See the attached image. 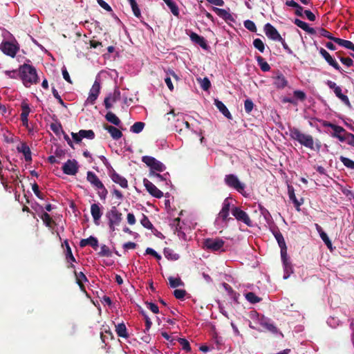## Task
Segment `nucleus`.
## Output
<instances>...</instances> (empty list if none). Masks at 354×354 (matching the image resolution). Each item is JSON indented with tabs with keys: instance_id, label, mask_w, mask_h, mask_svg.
Masks as SVG:
<instances>
[{
	"instance_id": "obj_1",
	"label": "nucleus",
	"mask_w": 354,
	"mask_h": 354,
	"mask_svg": "<svg viewBox=\"0 0 354 354\" xmlns=\"http://www.w3.org/2000/svg\"><path fill=\"white\" fill-rule=\"evenodd\" d=\"M19 76L24 85L28 88L39 82L36 68L30 64H24L19 68Z\"/></svg>"
},
{
	"instance_id": "obj_2",
	"label": "nucleus",
	"mask_w": 354,
	"mask_h": 354,
	"mask_svg": "<svg viewBox=\"0 0 354 354\" xmlns=\"http://www.w3.org/2000/svg\"><path fill=\"white\" fill-rule=\"evenodd\" d=\"M289 131L290 136L292 140L308 149H314V140L311 135L305 134L296 127L290 128Z\"/></svg>"
},
{
	"instance_id": "obj_3",
	"label": "nucleus",
	"mask_w": 354,
	"mask_h": 354,
	"mask_svg": "<svg viewBox=\"0 0 354 354\" xmlns=\"http://www.w3.org/2000/svg\"><path fill=\"white\" fill-rule=\"evenodd\" d=\"M106 217L108 219L109 227L112 232L115 230V227L120 225L122 221V213L115 206L111 207L106 213Z\"/></svg>"
},
{
	"instance_id": "obj_4",
	"label": "nucleus",
	"mask_w": 354,
	"mask_h": 354,
	"mask_svg": "<svg viewBox=\"0 0 354 354\" xmlns=\"http://www.w3.org/2000/svg\"><path fill=\"white\" fill-rule=\"evenodd\" d=\"M225 241L220 238H207L203 241L204 248L212 252H224Z\"/></svg>"
},
{
	"instance_id": "obj_5",
	"label": "nucleus",
	"mask_w": 354,
	"mask_h": 354,
	"mask_svg": "<svg viewBox=\"0 0 354 354\" xmlns=\"http://www.w3.org/2000/svg\"><path fill=\"white\" fill-rule=\"evenodd\" d=\"M224 182L227 186L243 194L245 189V184L240 182L238 177L234 174H227L225 176Z\"/></svg>"
},
{
	"instance_id": "obj_6",
	"label": "nucleus",
	"mask_w": 354,
	"mask_h": 354,
	"mask_svg": "<svg viewBox=\"0 0 354 354\" xmlns=\"http://www.w3.org/2000/svg\"><path fill=\"white\" fill-rule=\"evenodd\" d=\"M142 161L150 168V171L162 172L166 169V167L161 162L152 156H142Z\"/></svg>"
},
{
	"instance_id": "obj_7",
	"label": "nucleus",
	"mask_w": 354,
	"mask_h": 354,
	"mask_svg": "<svg viewBox=\"0 0 354 354\" xmlns=\"http://www.w3.org/2000/svg\"><path fill=\"white\" fill-rule=\"evenodd\" d=\"M232 215L238 221H241L248 227L252 226V222L248 214L239 207H233L231 209Z\"/></svg>"
},
{
	"instance_id": "obj_8",
	"label": "nucleus",
	"mask_w": 354,
	"mask_h": 354,
	"mask_svg": "<svg viewBox=\"0 0 354 354\" xmlns=\"http://www.w3.org/2000/svg\"><path fill=\"white\" fill-rule=\"evenodd\" d=\"M326 84L328 85V86L330 88L333 90L335 95L339 100H341L342 102H344L348 107L351 106V102L349 101V99H348V96L346 95H344L342 93V88H341L340 86H337L335 82H333L331 80H328L326 82Z\"/></svg>"
},
{
	"instance_id": "obj_9",
	"label": "nucleus",
	"mask_w": 354,
	"mask_h": 354,
	"mask_svg": "<svg viewBox=\"0 0 354 354\" xmlns=\"http://www.w3.org/2000/svg\"><path fill=\"white\" fill-rule=\"evenodd\" d=\"M78 165L75 160H68L62 166V171L65 174L73 176L78 171Z\"/></svg>"
},
{
	"instance_id": "obj_10",
	"label": "nucleus",
	"mask_w": 354,
	"mask_h": 354,
	"mask_svg": "<svg viewBox=\"0 0 354 354\" xmlns=\"http://www.w3.org/2000/svg\"><path fill=\"white\" fill-rule=\"evenodd\" d=\"M264 32L266 35L273 41H281L282 37L279 33L277 30L270 23L266 24L264 26Z\"/></svg>"
},
{
	"instance_id": "obj_11",
	"label": "nucleus",
	"mask_w": 354,
	"mask_h": 354,
	"mask_svg": "<svg viewBox=\"0 0 354 354\" xmlns=\"http://www.w3.org/2000/svg\"><path fill=\"white\" fill-rule=\"evenodd\" d=\"M0 48L4 54L11 57H15L19 50L18 46L10 41L2 42Z\"/></svg>"
},
{
	"instance_id": "obj_12",
	"label": "nucleus",
	"mask_w": 354,
	"mask_h": 354,
	"mask_svg": "<svg viewBox=\"0 0 354 354\" xmlns=\"http://www.w3.org/2000/svg\"><path fill=\"white\" fill-rule=\"evenodd\" d=\"M143 184L147 192L153 197L160 198L163 196V193L158 189L153 183L147 178H144Z\"/></svg>"
},
{
	"instance_id": "obj_13",
	"label": "nucleus",
	"mask_w": 354,
	"mask_h": 354,
	"mask_svg": "<svg viewBox=\"0 0 354 354\" xmlns=\"http://www.w3.org/2000/svg\"><path fill=\"white\" fill-rule=\"evenodd\" d=\"M100 91V83L97 79H96L90 90L89 95L87 98V102L91 104H93L97 100Z\"/></svg>"
},
{
	"instance_id": "obj_14",
	"label": "nucleus",
	"mask_w": 354,
	"mask_h": 354,
	"mask_svg": "<svg viewBox=\"0 0 354 354\" xmlns=\"http://www.w3.org/2000/svg\"><path fill=\"white\" fill-rule=\"evenodd\" d=\"M272 78L273 84L277 89H283L288 86V80L280 71H277Z\"/></svg>"
},
{
	"instance_id": "obj_15",
	"label": "nucleus",
	"mask_w": 354,
	"mask_h": 354,
	"mask_svg": "<svg viewBox=\"0 0 354 354\" xmlns=\"http://www.w3.org/2000/svg\"><path fill=\"white\" fill-rule=\"evenodd\" d=\"M319 53L324 58L326 62L335 69L342 73V68L339 64L332 57L329 53L323 48L319 50Z\"/></svg>"
},
{
	"instance_id": "obj_16",
	"label": "nucleus",
	"mask_w": 354,
	"mask_h": 354,
	"mask_svg": "<svg viewBox=\"0 0 354 354\" xmlns=\"http://www.w3.org/2000/svg\"><path fill=\"white\" fill-rule=\"evenodd\" d=\"M230 211V203L229 198H225L223 203L222 208L218 214V216L225 223L230 220H232V218L229 217V212Z\"/></svg>"
},
{
	"instance_id": "obj_17",
	"label": "nucleus",
	"mask_w": 354,
	"mask_h": 354,
	"mask_svg": "<svg viewBox=\"0 0 354 354\" xmlns=\"http://www.w3.org/2000/svg\"><path fill=\"white\" fill-rule=\"evenodd\" d=\"M109 176L115 183L118 184L121 187H128L127 180L124 177L118 174L114 169H112V170L110 171Z\"/></svg>"
},
{
	"instance_id": "obj_18",
	"label": "nucleus",
	"mask_w": 354,
	"mask_h": 354,
	"mask_svg": "<svg viewBox=\"0 0 354 354\" xmlns=\"http://www.w3.org/2000/svg\"><path fill=\"white\" fill-rule=\"evenodd\" d=\"M325 126L330 127L333 130L332 136L338 138L340 142H342V139L344 138L345 133H347L343 127L330 122L326 123Z\"/></svg>"
},
{
	"instance_id": "obj_19",
	"label": "nucleus",
	"mask_w": 354,
	"mask_h": 354,
	"mask_svg": "<svg viewBox=\"0 0 354 354\" xmlns=\"http://www.w3.org/2000/svg\"><path fill=\"white\" fill-rule=\"evenodd\" d=\"M86 180L95 188H102L103 187L102 182L100 180L98 176L93 171H88L86 173Z\"/></svg>"
},
{
	"instance_id": "obj_20",
	"label": "nucleus",
	"mask_w": 354,
	"mask_h": 354,
	"mask_svg": "<svg viewBox=\"0 0 354 354\" xmlns=\"http://www.w3.org/2000/svg\"><path fill=\"white\" fill-rule=\"evenodd\" d=\"M62 245H65L66 247V252H65V256H66V260L68 263L70 264L68 266V268H74L75 266L72 263V262H75V258L74 257L71 248L68 244V240H65L64 241V243Z\"/></svg>"
},
{
	"instance_id": "obj_21",
	"label": "nucleus",
	"mask_w": 354,
	"mask_h": 354,
	"mask_svg": "<svg viewBox=\"0 0 354 354\" xmlns=\"http://www.w3.org/2000/svg\"><path fill=\"white\" fill-rule=\"evenodd\" d=\"M190 39L195 44L199 45L202 48L206 50L208 48L206 40L202 36L198 35L197 33L192 32L189 35Z\"/></svg>"
},
{
	"instance_id": "obj_22",
	"label": "nucleus",
	"mask_w": 354,
	"mask_h": 354,
	"mask_svg": "<svg viewBox=\"0 0 354 354\" xmlns=\"http://www.w3.org/2000/svg\"><path fill=\"white\" fill-rule=\"evenodd\" d=\"M91 214L93 216L95 224L98 225L100 224L99 221L102 215V212L98 204L93 203L91 205Z\"/></svg>"
},
{
	"instance_id": "obj_23",
	"label": "nucleus",
	"mask_w": 354,
	"mask_h": 354,
	"mask_svg": "<svg viewBox=\"0 0 354 354\" xmlns=\"http://www.w3.org/2000/svg\"><path fill=\"white\" fill-rule=\"evenodd\" d=\"M104 129L106 130L112 137L113 140H119L122 136V131L116 128L115 127L108 125L106 124H104L103 126Z\"/></svg>"
},
{
	"instance_id": "obj_24",
	"label": "nucleus",
	"mask_w": 354,
	"mask_h": 354,
	"mask_svg": "<svg viewBox=\"0 0 354 354\" xmlns=\"http://www.w3.org/2000/svg\"><path fill=\"white\" fill-rule=\"evenodd\" d=\"M91 245L94 250H97L98 248V241L97 238L91 236L88 239H82L80 242V246L84 248L86 245Z\"/></svg>"
},
{
	"instance_id": "obj_25",
	"label": "nucleus",
	"mask_w": 354,
	"mask_h": 354,
	"mask_svg": "<svg viewBox=\"0 0 354 354\" xmlns=\"http://www.w3.org/2000/svg\"><path fill=\"white\" fill-rule=\"evenodd\" d=\"M213 11L220 17L223 19L225 21H233L234 19L232 15L225 9L218 8L216 7L212 8Z\"/></svg>"
},
{
	"instance_id": "obj_26",
	"label": "nucleus",
	"mask_w": 354,
	"mask_h": 354,
	"mask_svg": "<svg viewBox=\"0 0 354 354\" xmlns=\"http://www.w3.org/2000/svg\"><path fill=\"white\" fill-rule=\"evenodd\" d=\"M17 151L24 154V159L26 162H30L32 160L31 151L26 143L24 142L21 143L20 146H18Z\"/></svg>"
},
{
	"instance_id": "obj_27",
	"label": "nucleus",
	"mask_w": 354,
	"mask_h": 354,
	"mask_svg": "<svg viewBox=\"0 0 354 354\" xmlns=\"http://www.w3.org/2000/svg\"><path fill=\"white\" fill-rule=\"evenodd\" d=\"M214 104L224 116H225L227 119H232V115L230 112L221 101L218 100V99H215Z\"/></svg>"
},
{
	"instance_id": "obj_28",
	"label": "nucleus",
	"mask_w": 354,
	"mask_h": 354,
	"mask_svg": "<svg viewBox=\"0 0 354 354\" xmlns=\"http://www.w3.org/2000/svg\"><path fill=\"white\" fill-rule=\"evenodd\" d=\"M294 24L310 35H315L316 33V30L313 28L309 27L306 22L303 21L299 19H295L294 20Z\"/></svg>"
},
{
	"instance_id": "obj_29",
	"label": "nucleus",
	"mask_w": 354,
	"mask_h": 354,
	"mask_svg": "<svg viewBox=\"0 0 354 354\" xmlns=\"http://www.w3.org/2000/svg\"><path fill=\"white\" fill-rule=\"evenodd\" d=\"M288 195L290 199L294 203V205L297 209V212H300V206L303 203V198L301 199V201H299L297 198H296V196L295 194L294 189L292 187H288Z\"/></svg>"
},
{
	"instance_id": "obj_30",
	"label": "nucleus",
	"mask_w": 354,
	"mask_h": 354,
	"mask_svg": "<svg viewBox=\"0 0 354 354\" xmlns=\"http://www.w3.org/2000/svg\"><path fill=\"white\" fill-rule=\"evenodd\" d=\"M286 5L290 7L295 8V14L298 17H303V7L298 4L296 1L293 0L286 1Z\"/></svg>"
},
{
	"instance_id": "obj_31",
	"label": "nucleus",
	"mask_w": 354,
	"mask_h": 354,
	"mask_svg": "<svg viewBox=\"0 0 354 354\" xmlns=\"http://www.w3.org/2000/svg\"><path fill=\"white\" fill-rule=\"evenodd\" d=\"M338 45L343 46L346 48L350 49L354 51V44L348 40H345L341 38L335 37L334 41Z\"/></svg>"
},
{
	"instance_id": "obj_32",
	"label": "nucleus",
	"mask_w": 354,
	"mask_h": 354,
	"mask_svg": "<svg viewBox=\"0 0 354 354\" xmlns=\"http://www.w3.org/2000/svg\"><path fill=\"white\" fill-rule=\"evenodd\" d=\"M115 332L120 337L127 338L129 337L127 327L124 323H120L115 326Z\"/></svg>"
},
{
	"instance_id": "obj_33",
	"label": "nucleus",
	"mask_w": 354,
	"mask_h": 354,
	"mask_svg": "<svg viewBox=\"0 0 354 354\" xmlns=\"http://www.w3.org/2000/svg\"><path fill=\"white\" fill-rule=\"evenodd\" d=\"M105 118L108 122L117 127H120V125L121 124V120L119 119L118 116L115 115V114H114L111 111H109L105 115Z\"/></svg>"
},
{
	"instance_id": "obj_34",
	"label": "nucleus",
	"mask_w": 354,
	"mask_h": 354,
	"mask_svg": "<svg viewBox=\"0 0 354 354\" xmlns=\"http://www.w3.org/2000/svg\"><path fill=\"white\" fill-rule=\"evenodd\" d=\"M166 5L169 7L170 9L171 13L176 16H179V9L177 4L173 1V0H162Z\"/></svg>"
},
{
	"instance_id": "obj_35",
	"label": "nucleus",
	"mask_w": 354,
	"mask_h": 354,
	"mask_svg": "<svg viewBox=\"0 0 354 354\" xmlns=\"http://www.w3.org/2000/svg\"><path fill=\"white\" fill-rule=\"evenodd\" d=\"M257 61L262 71L267 72L270 70V65L267 63V62L265 61V59L261 56H257Z\"/></svg>"
},
{
	"instance_id": "obj_36",
	"label": "nucleus",
	"mask_w": 354,
	"mask_h": 354,
	"mask_svg": "<svg viewBox=\"0 0 354 354\" xmlns=\"http://www.w3.org/2000/svg\"><path fill=\"white\" fill-rule=\"evenodd\" d=\"M74 274L75 275L76 282L79 285L80 288L83 290L84 286L82 284L83 281H87L88 279L85 274L82 272H77L74 271Z\"/></svg>"
},
{
	"instance_id": "obj_37",
	"label": "nucleus",
	"mask_w": 354,
	"mask_h": 354,
	"mask_svg": "<svg viewBox=\"0 0 354 354\" xmlns=\"http://www.w3.org/2000/svg\"><path fill=\"white\" fill-rule=\"evenodd\" d=\"M169 285L171 288H177L178 286H184V283L182 281L180 278H174L173 277H169L168 278Z\"/></svg>"
},
{
	"instance_id": "obj_38",
	"label": "nucleus",
	"mask_w": 354,
	"mask_h": 354,
	"mask_svg": "<svg viewBox=\"0 0 354 354\" xmlns=\"http://www.w3.org/2000/svg\"><path fill=\"white\" fill-rule=\"evenodd\" d=\"M145 125V123L142 122H136L131 127L130 130L133 133H139L143 130Z\"/></svg>"
},
{
	"instance_id": "obj_39",
	"label": "nucleus",
	"mask_w": 354,
	"mask_h": 354,
	"mask_svg": "<svg viewBox=\"0 0 354 354\" xmlns=\"http://www.w3.org/2000/svg\"><path fill=\"white\" fill-rule=\"evenodd\" d=\"M245 299L251 304H257L261 300V298L257 296L254 292H249L245 294Z\"/></svg>"
},
{
	"instance_id": "obj_40",
	"label": "nucleus",
	"mask_w": 354,
	"mask_h": 354,
	"mask_svg": "<svg viewBox=\"0 0 354 354\" xmlns=\"http://www.w3.org/2000/svg\"><path fill=\"white\" fill-rule=\"evenodd\" d=\"M81 138H88L93 140L95 138V133L93 130L82 129L79 131Z\"/></svg>"
},
{
	"instance_id": "obj_41",
	"label": "nucleus",
	"mask_w": 354,
	"mask_h": 354,
	"mask_svg": "<svg viewBox=\"0 0 354 354\" xmlns=\"http://www.w3.org/2000/svg\"><path fill=\"white\" fill-rule=\"evenodd\" d=\"M41 218L42 219L45 225L48 227H51L53 224L55 223V221L47 212H44L41 215Z\"/></svg>"
},
{
	"instance_id": "obj_42",
	"label": "nucleus",
	"mask_w": 354,
	"mask_h": 354,
	"mask_svg": "<svg viewBox=\"0 0 354 354\" xmlns=\"http://www.w3.org/2000/svg\"><path fill=\"white\" fill-rule=\"evenodd\" d=\"M50 128L57 136H59L60 133H64V130L60 122L51 123Z\"/></svg>"
},
{
	"instance_id": "obj_43",
	"label": "nucleus",
	"mask_w": 354,
	"mask_h": 354,
	"mask_svg": "<svg viewBox=\"0 0 354 354\" xmlns=\"http://www.w3.org/2000/svg\"><path fill=\"white\" fill-rule=\"evenodd\" d=\"M164 254L167 259L170 260H177L179 258V255L174 253L173 250L169 248L164 249Z\"/></svg>"
},
{
	"instance_id": "obj_44",
	"label": "nucleus",
	"mask_w": 354,
	"mask_h": 354,
	"mask_svg": "<svg viewBox=\"0 0 354 354\" xmlns=\"http://www.w3.org/2000/svg\"><path fill=\"white\" fill-rule=\"evenodd\" d=\"M197 80L200 82L201 87L205 91H208L211 87V82L207 77L203 79L199 78Z\"/></svg>"
},
{
	"instance_id": "obj_45",
	"label": "nucleus",
	"mask_w": 354,
	"mask_h": 354,
	"mask_svg": "<svg viewBox=\"0 0 354 354\" xmlns=\"http://www.w3.org/2000/svg\"><path fill=\"white\" fill-rule=\"evenodd\" d=\"M273 234H274V236L276 240L277 241V243L280 248H282V247H284L286 245L284 238H283L282 234L279 231H275L273 232Z\"/></svg>"
},
{
	"instance_id": "obj_46",
	"label": "nucleus",
	"mask_w": 354,
	"mask_h": 354,
	"mask_svg": "<svg viewBox=\"0 0 354 354\" xmlns=\"http://www.w3.org/2000/svg\"><path fill=\"white\" fill-rule=\"evenodd\" d=\"M129 2L132 11L134 14V15L137 17H140L141 16L140 10L138 8V6L137 4V2L136 0H128Z\"/></svg>"
},
{
	"instance_id": "obj_47",
	"label": "nucleus",
	"mask_w": 354,
	"mask_h": 354,
	"mask_svg": "<svg viewBox=\"0 0 354 354\" xmlns=\"http://www.w3.org/2000/svg\"><path fill=\"white\" fill-rule=\"evenodd\" d=\"M342 142H346V143L352 147H354V134L351 133H345Z\"/></svg>"
},
{
	"instance_id": "obj_48",
	"label": "nucleus",
	"mask_w": 354,
	"mask_h": 354,
	"mask_svg": "<svg viewBox=\"0 0 354 354\" xmlns=\"http://www.w3.org/2000/svg\"><path fill=\"white\" fill-rule=\"evenodd\" d=\"M340 161L343 163V165L347 168L354 169V161L349 159L348 158H346L344 156H341L339 157Z\"/></svg>"
},
{
	"instance_id": "obj_49",
	"label": "nucleus",
	"mask_w": 354,
	"mask_h": 354,
	"mask_svg": "<svg viewBox=\"0 0 354 354\" xmlns=\"http://www.w3.org/2000/svg\"><path fill=\"white\" fill-rule=\"evenodd\" d=\"M140 313L144 317V319H145V333H146L147 331H148L151 325H152V322L150 319V318L149 317V316L147 315V313L143 310H141L140 311Z\"/></svg>"
},
{
	"instance_id": "obj_50",
	"label": "nucleus",
	"mask_w": 354,
	"mask_h": 354,
	"mask_svg": "<svg viewBox=\"0 0 354 354\" xmlns=\"http://www.w3.org/2000/svg\"><path fill=\"white\" fill-rule=\"evenodd\" d=\"M140 223L144 227L147 229L152 230L153 228V225H152L148 217L145 214H142V218L140 220Z\"/></svg>"
},
{
	"instance_id": "obj_51",
	"label": "nucleus",
	"mask_w": 354,
	"mask_h": 354,
	"mask_svg": "<svg viewBox=\"0 0 354 354\" xmlns=\"http://www.w3.org/2000/svg\"><path fill=\"white\" fill-rule=\"evenodd\" d=\"M317 32H318V34L320 35V36H322V37H326L328 39H329L330 40H332V41H334L335 39V37H333L332 35V34L328 31L327 30H326L325 28H320L317 30Z\"/></svg>"
},
{
	"instance_id": "obj_52",
	"label": "nucleus",
	"mask_w": 354,
	"mask_h": 354,
	"mask_svg": "<svg viewBox=\"0 0 354 354\" xmlns=\"http://www.w3.org/2000/svg\"><path fill=\"white\" fill-rule=\"evenodd\" d=\"M261 325L262 327H263L264 328L267 329L268 330H269L273 333H276L277 332V327L271 323L262 321V322H261Z\"/></svg>"
},
{
	"instance_id": "obj_53",
	"label": "nucleus",
	"mask_w": 354,
	"mask_h": 354,
	"mask_svg": "<svg viewBox=\"0 0 354 354\" xmlns=\"http://www.w3.org/2000/svg\"><path fill=\"white\" fill-rule=\"evenodd\" d=\"M253 45L254 46L258 49L261 53H263L265 50V46L263 42V41L257 38L253 41Z\"/></svg>"
},
{
	"instance_id": "obj_54",
	"label": "nucleus",
	"mask_w": 354,
	"mask_h": 354,
	"mask_svg": "<svg viewBox=\"0 0 354 354\" xmlns=\"http://www.w3.org/2000/svg\"><path fill=\"white\" fill-rule=\"evenodd\" d=\"M178 342L180 343V344L182 346V348L184 351H185L187 352H189L191 351V346H190L189 342L186 339L179 338Z\"/></svg>"
},
{
	"instance_id": "obj_55",
	"label": "nucleus",
	"mask_w": 354,
	"mask_h": 354,
	"mask_svg": "<svg viewBox=\"0 0 354 354\" xmlns=\"http://www.w3.org/2000/svg\"><path fill=\"white\" fill-rule=\"evenodd\" d=\"M254 106V104L253 102L252 101V100L247 99L245 100L244 109L247 113H250L252 111Z\"/></svg>"
},
{
	"instance_id": "obj_56",
	"label": "nucleus",
	"mask_w": 354,
	"mask_h": 354,
	"mask_svg": "<svg viewBox=\"0 0 354 354\" xmlns=\"http://www.w3.org/2000/svg\"><path fill=\"white\" fill-rule=\"evenodd\" d=\"M320 237L322 238L324 243L326 245V246L330 250H332V243L330 239L328 238V235L324 231H322V232H320Z\"/></svg>"
},
{
	"instance_id": "obj_57",
	"label": "nucleus",
	"mask_w": 354,
	"mask_h": 354,
	"mask_svg": "<svg viewBox=\"0 0 354 354\" xmlns=\"http://www.w3.org/2000/svg\"><path fill=\"white\" fill-rule=\"evenodd\" d=\"M284 266V271L285 274L283 276V279H286L290 276V273L292 272V269L291 264L289 261H286V263H283Z\"/></svg>"
},
{
	"instance_id": "obj_58",
	"label": "nucleus",
	"mask_w": 354,
	"mask_h": 354,
	"mask_svg": "<svg viewBox=\"0 0 354 354\" xmlns=\"http://www.w3.org/2000/svg\"><path fill=\"white\" fill-rule=\"evenodd\" d=\"M244 26L251 32H257V27L255 24L251 20H246L244 21Z\"/></svg>"
},
{
	"instance_id": "obj_59",
	"label": "nucleus",
	"mask_w": 354,
	"mask_h": 354,
	"mask_svg": "<svg viewBox=\"0 0 354 354\" xmlns=\"http://www.w3.org/2000/svg\"><path fill=\"white\" fill-rule=\"evenodd\" d=\"M99 255L101 257H111V252L108 246H106V245H102L101 246V250L99 252Z\"/></svg>"
},
{
	"instance_id": "obj_60",
	"label": "nucleus",
	"mask_w": 354,
	"mask_h": 354,
	"mask_svg": "<svg viewBox=\"0 0 354 354\" xmlns=\"http://www.w3.org/2000/svg\"><path fill=\"white\" fill-rule=\"evenodd\" d=\"M149 176L150 178L154 179L156 183H158V181H164L165 180L163 177V176H162L153 171H150Z\"/></svg>"
},
{
	"instance_id": "obj_61",
	"label": "nucleus",
	"mask_w": 354,
	"mask_h": 354,
	"mask_svg": "<svg viewBox=\"0 0 354 354\" xmlns=\"http://www.w3.org/2000/svg\"><path fill=\"white\" fill-rule=\"evenodd\" d=\"M185 295L186 290L183 289H176L174 291V295L178 299H183Z\"/></svg>"
},
{
	"instance_id": "obj_62",
	"label": "nucleus",
	"mask_w": 354,
	"mask_h": 354,
	"mask_svg": "<svg viewBox=\"0 0 354 354\" xmlns=\"http://www.w3.org/2000/svg\"><path fill=\"white\" fill-rule=\"evenodd\" d=\"M97 189H98L97 194L100 199L105 200L108 194V190L104 187V185H103L102 188H97Z\"/></svg>"
},
{
	"instance_id": "obj_63",
	"label": "nucleus",
	"mask_w": 354,
	"mask_h": 354,
	"mask_svg": "<svg viewBox=\"0 0 354 354\" xmlns=\"http://www.w3.org/2000/svg\"><path fill=\"white\" fill-rule=\"evenodd\" d=\"M32 189L34 192V194L36 195V196L40 199H43V194L41 193L39 189V186L36 183H34L32 185Z\"/></svg>"
},
{
	"instance_id": "obj_64",
	"label": "nucleus",
	"mask_w": 354,
	"mask_h": 354,
	"mask_svg": "<svg viewBox=\"0 0 354 354\" xmlns=\"http://www.w3.org/2000/svg\"><path fill=\"white\" fill-rule=\"evenodd\" d=\"M293 95L295 97L301 101H304L306 98V93L300 90H297L293 92Z\"/></svg>"
}]
</instances>
